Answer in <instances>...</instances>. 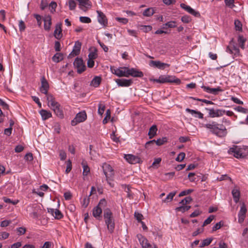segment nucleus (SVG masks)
<instances>
[{
	"instance_id": "nucleus-1",
	"label": "nucleus",
	"mask_w": 248,
	"mask_h": 248,
	"mask_svg": "<svg viewBox=\"0 0 248 248\" xmlns=\"http://www.w3.org/2000/svg\"><path fill=\"white\" fill-rule=\"evenodd\" d=\"M204 126L210 129L211 132L218 137L223 138L227 134V130L222 124H219L215 121H212L205 124Z\"/></svg>"
},
{
	"instance_id": "nucleus-2",
	"label": "nucleus",
	"mask_w": 248,
	"mask_h": 248,
	"mask_svg": "<svg viewBox=\"0 0 248 248\" xmlns=\"http://www.w3.org/2000/svg\"><path fill=\"white\" fill-rule=\"evenodd\" d=\"M103 217L108 231L112 233L115 228L114 219L112 213L109 208H106L104 210Z\"/></svg>"
},
{
	"instance_id": "nucleus-3",
	"label": "nucleus",
	"mask_w": 248,
	"mask_h": 248,
	"mask_svg": "<svg viewBox=\"0 0 248 248\" xmlns=\"http://www.w3.org/2000/svg\"><path fill=\"white\" fill-rule=\"evenodd\" d=\"M230 154H233V156L237 158H244L248 156V146L240 147L234 146L230 148L228 151Z\"/></svg>"
},
{
	"instance_id": "nucleus-4",
	"label": "nucleus",
	"mask_w": 248,
	"mask_h": 248,
	"mask_svg": "<svg viewBox=\"0 0 248 248\" xmlns=\"http://www.w3.org/2000/svg\"><path fill=\"white\" fill-rule=\"evenodd\" d=\"M154 82H156L160 83H175L177 84H179L181 83V80L179 78H176L175 77L169 75L160 76L158 79H150Z\"/></svg>"
},
{
	"instance_id": "nucleus-5",
	"label": "nucleus",
	"mask_w": 248,
	"mask_h": 248,
	"mask_svg": "<svg viewBox=\"0 0 248 248\" xmlns=\"http://www.w3.org/2000/svg\"><path fill=\"white\" fill-rule=\"evenodd\" d=\"M107 205V202L105 199L100 200L98 205L93 210V215L95 218L101 217L102 210H105Z\"/></svg>"
},
{
	"instance_id": "nucleus-6",
	"label": "nucleus",
	"mask_w": 248,
	"mask_h": 248,
	"mask_svg": "<svg viewBox=\"0 0 248 248\" xmlns=\"http://www.w3.org/2000/svg\"><path fill=\"white\" fill-rule=\"evenodd\" d=\"M102 168L104 173L106 177V180L108 181V180L112 178L114 175V170L109 164L106 163L103 164Z\"/></svg>"
},
{
	"instance_id": "nucleus-7",
	"label": "nucleus",
	"mask_w": 248,
	"mask_h": 248,
	"mask_svg": "<svg viewBox=\"0 0 248 248\" xmlns=\"http://www.w3.org/2000/svg\"><path fill=\"white\" fill-rule=\"evenodd\" d=\"M87 119V115L85 111H82L77 114L75 118L71 121L72 126L76 125L78 123L85 121Z\"/></svg>"
},
{
	"instance_id": "nucleus-8",
	"label": "nucleus",
	"mask_w": 248,
	"mask_h": 248,
	"mask_svg": "<svg viewBox=\"0 0 248 248\" xmlns=\"http://www.w3.org/2000/svg\"><path fill=\"white\" fill-rule=\"evenodd\" d=\"M74 65L79 74L82 73L86 69V66L81 58H77L74 62Z\"/></svg>"
},
{
	"instance_id": "nucleus-9",
	"label": "nucleus",
	"mask_w": 248,
	"mask_h": 248,
	"mask_svg": "<svg viewBox=\"0 0 248 248\" xmlns=\"http://www.w3.org/2000/svg\"><path fill=\"white\" fill-rule=\"evenodd\" d=\"M49 107L54 111L55 114L60 118L62 119L63 118L64 115L62 108L61 105L58 102L50 105Z\"/></svg>"
},
{
	"instance_id": "nucleus-10",
	"label": "nucleus",
	"mask_w": 248,
	"mask_h": 248,
	"mask_svg": "<svg viewBox=\"0 0 248 248\" xmlns=\"http://www.w3.org/2000/svg\"><path fill=\"white\" fill-rule=\"evenodd\" d=\"M79 3V8L84 12L87 11L92 6L90 0H77Z\"/></svg>"
},
{
	"instance_id": "nucleus-11",
	"label": "nucleus",
	"mask_w": 248,
	"mask_h": 248,
	"mask_svg": "<svg viewBox=\"0 0 248 248\" xmlns=\"http://www.w3.org/2000/svg\"><path fill=\"white\" fill-rule=\"evenodd\" d=\"M81 46V43L78 41H76L72 52L69 54L68 57L69 58H72L74 56L78 55L80 53Z\"/></svg>"
},
{
	"instance_id": "nucleus-12",
	"label": "nucleus",
	"mask_w": 248,
	"mask_h": 248,
	"mask_svg": "<svg viewBox=\"0 0 248 248\" xmlns=\"http://www.w3.org/2000/svg\"><path fill=\"white\" fill-rule=\"evenodd\" d=\"M209 111V115L212 118L218 117L223 116L226 112V110L224 109H208Z\"/></svg>"
},
{
	"instance_id": "nucleus-13",
	"label": "nucleus",
	"mask_w": 248,
	"mask_h": 248,
	"mask_svg": "<svg viewBox=\"0 0 248 248\" xmlns=\"http://www.w3.org/2000/svg\"><path fill=\"white\" fill-rule=\"evenodd\" d=\"M149 65L151 66L160 69H164L166 67L170 66L169 64L162 62L159 61H151L150 62Z\"/></svg>"
},
{
	"instance_id": "nucleus-14",
	"label": "nucleus",
	"mask_w": 248,
	"mask_h": 248,
	"mask_svg": "<svg viewBox=\"0 0 248 248\" xmlns=\"http://www.w3.org/2000/svg\"><path fill=\"white\" fill-rule=\"evenodd\" d=\"M98 14L97 19L98 22L104 27H106L108 24V20L105 14L100 11H96Z\"/></svg>"
},
{
	"instance_id": "nucleus-15",
	"label": "nucleus",
	"mask_w": 248,
	"mask_h": 248,
	"mask_svg": "<svg viewBox=\"0 0 248 248\" xmlns=\"http://www.w3.org/2000/svg\"><path fill=\"white\" fill-rule=\"evenodd\" d=\"M41 81V86L40 90V92L45 94H47L49 87L48 83L45 78V77H42Z\"/></svg>"
},
{
	"instance_id": "nucleus-16",
	"label": "nucleus",
	"mask_w": 248,
	"mask_h": 248,
	"mask_svg": "<svg viewBox=\"0 0 248 248\" xmlns=\"http://www.w3.org/2000/svg\"><path fill=\"white\" fill-rule=\"evenodd\" d=\"M115 82L120 87H129L133 83L132 79H116Z\"/></svg>"
},
{
	"instance_id": "nucleus-17",
	"label": "nucleus",
	"mask_w": 248,
	"mask_h": 248,
	"mask_svg": "<svg viewBox=\"0 0 248 248\" xmlns=\"http://www.w3.org/2000/svg\"><path fill=\"white\" fill-rule=\"evenodd\" d=\"M247 208L244 203L242 204L240 210L238 213V222L240 223L243 222L246 217V214L247 213Z\"/></svg>"
},
{
	"instance_id": "nucleus-18",
	"label": "nucleus",
	"mask_w": 248,
	"mask_h": 248,
	"mask_svg": "<svg viewBox=\"0 0 248 248\" xmlns=\"http://www.w3.org/2000/svg\"><path fill=\"white\" fill-rule=\"evenodd\" d=\"M180 6L182 8L185 9L188 13L194 16L195 17L200 16L201 15L200 13L198 11H196L193 9L191 8L189 6L186 5L184 3H181Z\"/></svg>"
},
{
	"instance_id": "nucleus-19",
	"label": "nucleus",
	"mask_w": 248,
	"mask_h": 248,
	"mask_svg": "<svg viewBox=\"0 0 248 248\" xmlns=\"http://www.w3.org/2000/svg\"><path fill=\"white\" fill-rule=\"evenodd\" d=\"M124 158L129 163L131 164H136L140 163V158L137 156L131 154L125 155Z\"/></svg>"
},
{
	"instance_id": "nucleus-20",
	"label": "nucleus",
	"mask_w": 248,
	"mask_h": 248,
	"mask_svg": "<svg viewBox=\"0 0 248 248\" xmlns=\"http://www.w3.org/2000/svg\"><path fill=\"white\" fill-rule=\"evenodd\" d=\"M138 237L142 248H152L151 245L148 242V240L141 235H138Z\"/></svg>"
},
{
	"instance_id": "nucleus-21",
	"label": "nucleus",
	"mask_w": 248,
	"mask_h": 248,
	"mask_svg": "<svg viewBox=\"0 0 248 248\" xmlns=\"http://www.w3.org/2000/svg\"><path fill=\"white\" fill-rule=\"evenodd\" d=\"M202 88L203 89L204 91L206 92L207 93H212L215 95L218 94V92L222 91V90L219 87H218L216 88H211L209 87L202 86Z\"/></svg>"
},
{
	"instance_id": "nucleus-22",
	"label": "nucleus",
	"mask_w": 248,
	"mask_h": 248,
	"mask_svg": "<svg viewBox=\"0 0 248 248\" xmlns=\"http://www.w3.org/2000/svg\"><path fill=\"white\" fill-rule=\"evenodd\" d=\"M54 36L57 39H60L62 37V34L61 23H58L56 25Z\"/></svg>"
},
{
	"instance_id": "nucleus-23",
	"label": "nucleus",
	"mask_w": 248,
	"mask_h": 248,
	"mask_svg": "<svg viewBox=\"0 0 248 248\" xmlns=\"http://www.w3.org/2000/svg\"><path fill=\"white\" fill-rule=\"evenodd\" d=\"M44 29L46 31H49L51 25V18L50 16H45L44 18Z\"/></svg>"
},
{
	"instance_id": "nucleus-24",
	"label": "nucleus",
	"mask_w": 248,
	"mask_h": 248,
	"mask_svg": "<svg viewBox=\"0 0 248 248\" xmlns=\"http://www.w3.org/2000/svg\"><path fill=\"white\" fill-rule=\"evenodd\" d=\"M232 194L234 202L237 203L240 200V192L237 186H235L232 190Z\"/></svg>"
},
{
	"instance_id": "nucleus-25",
	"label": "nucleus",
	"mask_w": 248,
	"mask_h": 248,
	"mask_svg": "<svg viewBox=\"0 0 248 248\" xmlns=\"http://www.w3.org/2000/svg\"><path fill=\"white\" fill-rule=\"evenodd\" d=\"M186 111L187 112L191 113L192 115H194V117L196 118H199L200 119H203V114L200 111H196L193 109H191L188 108H186Z\"/></svg>"
},
{
	"instance_id": "nucleus-26",
	"label": "nucleus",
	"mask_w": 248,
	"mask_h": 248,
	"mask_svg": "<svg viewBox=\"0 0 248 248\" xmlns=\"http://www.w3.org/2000/svg\"><path fill=\"white\" fill-rule=\"evenodd\" d=\"M39 113L42 116L43 120H46L52 117L51 113L45 109H41Z\"/></svg>"
},
{
	"instance_id": "nucleus-27",
	"label": "nucleus",
	"mask_w": 248,
	"mask_h": 248,
	"mask_svg": "<svg viewBox=\"0 0 248 248\" xmlns=\"http://www.w3.org/2000/svg\"><path fill=\"white\" fill-rule=\"evenodd\" d=\"M131 76L135 78H141L143 76V73L135 68H131Z\"/></svg>"
},
{
	"instance_id": "nucleus-28",
	"label": "nucleus",
	"mask_w": 248,
	"mask_h": 248,
	"mask_svg": "<svg viewBox=\"0 0 248 248\" xmlns=\"http://www.w3.org/2000/svg\"><path fill=\"white\" fill-rule=\"evenodd\" d=\"M157 131V128L156 125H153L149 129L148 136L150 139H152L156 135Z\"/></svg>"
},
{
	"instance_id": "nucleus-29",
	"label": "nucleus",
	"mask_w": 248,
	"mask_h": 248,
	"mask_svg": "<svg viewBox=\"0 0 248 248\" xmlns=\"http://www.w3.org/2000/svg\"><path fill=\"white\" fill-rule=\"evenodd\" d=\"M101 82V78L100 77H95L91 81L90 85L94 87H97L99 86Z\"/></svg>"
},
{
	"instance_id": "nucleus-30",
	"label": "nucleus",
	"mask_w": 248,
	"mask_h": 248,
	"mask_svg": "<svg viewBox=\"0 0 248 248\" xmlns=\"http://www.w3.org/2000/svg\"><path fill=\"white\" fill-rule=\"evenodd\" d=\"M226 51L231 54L233 55V58H236L240 56V51L239 49H235V50H232L231 48V46H228L227 47Z\"/></svg>"
},
{
	"instance_id": "nucleus-31",
	"label": "nucleus",
	"mask_w": 248,
	"mask_h": 248,
	"mask_svg": "<svg viewBox=\"0 0 248 248\" xmlns=\"http://www.w3.org/2000/svg\"><path fill=\"white\" fill-rule=\"evenodd\" d=\"M82 165L83 168V176H87L90 172V169L87 164V163L84 161L82 162Z\"/></svg>"
},
{
	"instance_id": "nucleus-32",
	"label": "nucleus",
	"mask_w": 248,
	"mask_h": 248,
	"mask_svg": "<svg viewBox=\"0 0 248 248\" xmlns=\"http://www.w3.org/2000/svg\"><path fill=\"white\" fill-rule=\"evenodd\" d=\"M46 99L48 101V107L50 105L53 104L54 103L57 102L56 101L53 95L51 94L47 93V94H46Z\"/></svg>"
},
{
	"instance_id": "nucleus-33",
	"label": "nucleus",
	"mask_w": 248,
	"mask_h": 248,
	"mask_svg": "<svg viewBox=\"0 0 248 248\" xmlns=\"http://www.w3.org/2000/svg\"><path fill=\"white\" fill-rule=\"evenodd\" d=\"M52 59L53 62H58L63 59V55L61 53H57L52 57Z\"/></svg>"
},
{
	"instance_id": "nucleus-34",
	"label": "nucleus",
	"mask_w": 248,
	"mask_h": 248,
	"mask_svg": "<svg viewBox=\"0 0 248 248\" xmlns=\"http://www.w3.org/2000/svg\"><path fill=\"white\" fill-rule=\"evenodd\" d=\"M176 27V25L175 24V22L174 21H171L168 22H167L166 23L163 25V27H162V29H167V28H173Z\"/></svg>"
},
{
	"instance_id": "nucleus-35",
	"label": "nucleus",
	"mask_w": 248,
	"mask_h": 248,
	"mask_svg": "<svg viewBox=\"0 0 248 248\" xmlns=\"http://www.w3.org/2000/svg\"><path fill=\"white\" fill-rule=\"evenodd\" d=\"M246 41V39L242 35H239L238 37V42L240 47L244 49L245 48L244 44Z\"/></svg>"
},
{
	"instance_id": "nucleus-36",
	"label": "nucleus",
	"mask_w": 248,
	"mask_h": 248,
	"mask_svg": "<svg viewBox=\"0 0 248 248\" xmlns=\"http://www.w3.org/2000/svg\"><path fill=\"white\" fill-rule=\"evenodd\" d=\"M213 239L212 238H208L204 239L202 243L201 244L200 247L203 248L205 246L209 245L212 242Z\"/></svg>"
},
{
	"instance_id": "nucleus-37",
	"label": "nucleus",
	"mask_w": 248,
	"mask_h": 248,
	"mask_svg": "<svg viewBox=\"0 0 248 248\" xmlns=\"http://www.w3.org/2000/svg\"><path fill=\"white\" fill-rule=\"evenodd\" d=\"M154 13V10L151 8H149L144 10L143 12V15L145 16H151Z\"/></svg>"
},
{
	"instance_id": "nucleus-38",
	"label": "nucleus",
	"mask_w": 248,
	"mask_h": 248,
	"mask_svg": "<svg viewBox=\"0 0 248 248\" xmlns=\"http://www.w3.org/2000/svg\"><path fill=\"white\" fill-rule=\"evenodd\" d=\"M234 25L236 31H242V24L239 20L236 19L234 20Z\"/></svg>"
},
{
	"instance_id": "nucleus-39",
	"label": "nucleus",
	"mask_w": 248,
	"mask_h": 248,
	"mask_svg": "<svg viewBox=\"0 0 248 248\" xmlns=\"http://www.w3.org/2000/svg\"><path fill=\"white\" fill-rule=\"evenodd\" d=\"M192 200V199L190 196H188L182 200L180 202L183 205H185L186 204L189 203Z\"/></svg>"
},
{
	"instance_id": "nucleus-40",
	"label": "nucleus",
	"mask_w": 248,
	"mask_h": 248,
	"mask_svg": "<svg viewBox=\"0 0 248 248\" xmlns=\"http://www.w3.org/2000/svg\"><path fill=\"white\" fill-rule=\"evenodd\" d=\"M175 194H176L175 192L170 193L167 195V196L166 197L165 199L164 200H163V201L165 202H169L171 201L172 200L173 197L175 195Z\"/></svg>"
},
{
	"instance_id": "nucleus-41",
	"label": "nucleus",
	"mask_w": 248,
	"mask_h": 248,
	"mask_svg": "<svg viewBox=\"0 0 248 248\" xmlns=\"http://www.w3.org/2000/svg\"><path fill=\"white\" fill-rule=\"evenodd\" d=\"M76 1H77V0H69L68 5L70 10H73L75 9L76 7Z\"/></svg>"
},
{
	"instance_id": "nucleus-42",
	"label": "nucleus",
	"mask_w": 248,
	"mask_h": 248,
	"mask_svg": "<svg viewBox=\"0 0 248 248\" xmlns=\"http://www.w3.org/2000/svg\"><path fill=\"white\" fill-rule=\"evenodd\" d=\"M53 216L55 218L59 219L62 218L63 215L60 210L56 209Z\"/></svg>"
},
{
	"instance_id": "nucleus-43",
	"label": "nucleus",
	"mask_w": 248,
	"mask_h": 248,
	"mask_svg": "<svg viewBox=\"0 0 248 248\" xmlns=\"http://www.w3.org/2000/svg\"><path fill=\"white\" fill-rule=\"evenodd\" d=\"M214 218V216L210 215L206 219H205L203 223L202 227H204L209 224H210L211 221Z\"/></svg>"
},
{
	"instance_id": "nucleus-44",
	"label": "nucleus",
	"mask_w": 248,
	"mask_h": 248,
	"mask_svg": "<svg viewBox=\"0 0 248 248\" xmlns=\"http://www.w3.org/2000/svg\"><path fill=\"white\" fill-rule=\"evenodd\" d=\"M124 75L123 77H129L131 76V68H129L127 67H123Z\"/></svg>"
},
{
	"instance_id": "nucleus-45",
	"label": "nucleus",
	"mask_w": 248,
	"mask_h": 248,
	"mask_svg": "<svg viewBox=\"0 0 248 248\" xmlns=\"http://www.w3.org/2000/svg\"><path fill=\"white\" fill-rule=\"evenodd\" d=\"M105 105L100 103L98 105V113L100 115H102L105 111Z\"/></svg>"
},
{
	"instance_id": "nucleus-46",
	"label": "nucleus",
	"mask_w": 248,
	"mask_h": 248,
	"mask_svg": "<svg viewBox=\"0 0 248 248\" xmlns=\"http://www.w3.org/2000/svg\"><path fill=\"white\" fill-rule=\"evenodd\" d=\"M79 20L81 22L85 23H89L91 22V19L86 16H81L79 17Z\"/></svg>"
},
{
	"instance_id": "nucleus-47",
	"label": "nucleus",
	"mask_w": 248,
	"mask_h": 248,
	"mask_svg": "<svg viewBox=\"0 0 248 248\" xmlns=\"http://www.w3.org/2000/svg\"><path fill=\"white\" fill-rule=\"evenodd\" d=\"M72 170V162L70 160L66 161V169L65 170L66 173H68Z\"/></svg>"
},
{
	"instance_id": "nucleus-48",
	"label": "nucleus",
	"mask_w": 248,
	"mask_h": 248,
	"mask_svg": "<svg viewBox=\"0 0 248 248\" xmlns=\"http://www.w3.org/2000/svg\"><path fill=\"white\" fill-rule=\"evenodd\" d=\"M3 200L5 202L12 203L13 205H16V204H17L18 202V200L13 201H12L10 199L8 198L7 197H5L3 198Z\"/></svg>"
},
{
	"instance_id": "nucleus-49",
	"label": "nucleus",
	"mask_w": 248,
	"mask_h": 248,
	"mask_svg": "<svg viewBox=\"0 0 248 248\" xmlns=\"http://www.w3.org/2000/svg\"><path fill=\"white\" fill-rule=\"evenodd\" d=\"M191 20V17L189 16H184L181 17V21L185 23H188Z\"/></svg>"
},
{
	"instance_id": "nucleus-50",
	"label": "nucleus",
	"mask_w": 248,
	"mask_h": 248,
	"mask_svg": "<svg viewBox=\"0 0 248 248\" xmlns=\"http://www.w3.org/2000/svg\"><path fill=\"white\" fill-rule=\"evenodd\" d=\"M167 141L166 138H163L162 139H159L155 140V143L157 145L160 146L163 144Z\"/></svg>"
},
{
	"instance_id": "nucleus-51",
	"label": "nucleus",
	"mask_w": 248,
	"mask_h": 248,
	"mask_svg": "<svg viewBox=\"0 0 248 248\" xmlns=\"http://www.w3.org/2000/svg\"><path fill=\"white\" fill-rule=\"evenodd\" d=\"M53 129L55 132L59 134L61 131V126L58 123H55L53 126Z\"/></svg>"
},
{
	"instance_id": "nucleus-52",
	"label": "nucleus",
	"mask_w": 248,
	"mask_h": 248,
	"mask_svg": "<svg viewBox=\"0 0 248 248\" xmlns=\"http://www.w3.org/2000/svg\"><path fill=\"white\" fill-rule=\"evenodd\" d=\"M234 0H225V3L227 6L232 8L234 6Z\"/></svg>"
},
{
	"instance_id": "nucleus-53",
	"label": "nucleus",
	"mask_w": 248,
	"mask_h": 248,
	"mask_svg": "<svg viewBox=\"0 0 248 248\" xmlns=\"http://www.w3.org/2000/svg\"><path fill=\"white\" fill-rule=\"evenodd\" d=\"M57 5L55 2L52 1L49 5V7L51 13H53L55 11V9Z\"/></svg>"
},
{
	"instance_id": "nucleus-54",
	"label": "nucleus",
	"mask_w": 248,
	"mask_h": 248,
	"mask_svg": "<svg viewBox=\"0 0 248 248\" xmlns=\"http://www.w3.org/2000/svg\"><path fill=\"white\" fill-rule=\"evenodd\" d=\"M185 157V154L184 152H181L178 155L175 160L178 162H181L183 160Z\"/></svg>"
},
{
	"instance_id": "nucleus-55",
	"label": "nucleus",
	"mask_w": 248,
	"mask_h": 248,
	"mask_svg": "<svg viewBox=\"0 0 248 248\" xmlns=\"http://www.w3.org/2000/svg\"><path fill=\"white\" fill-rule=\"evenodd\" d=\"M97 57L96 50L95 49L93 51L90 52L88 55V58L90 59H95Z\"/></svg>"
},
{
	"instance_id": "nucleus-56",
	"label": "nucleus",
	"mask_w": 248,
	"mask_h": 248,
	"mask_svg": "<svg viewBox=\"0 0 248 248\" xmlns=\"http://www.w3.org/2000/svg\"><path fill=\"white\" fill-rule=\"evenodd\" d=\"M234 110L236 111H237L240 112H242L243 113H247V109L244 108H243L241 106H237L236 108H234Z\"/></svg>"
},
{
	"instance_id": "nucleus-57",
	"label": "nucleus",
	"mask_w": 248,
	"mask_h": 248,
	"mask_svg": "<svg viewBox=\"0 0 248 248\" xmlns=\"http://www.w3.org/2000/svg\"><path fill=\"white\" fill-rule=\"evenodd\" d=\"M161 161V158H155V159L154 161L153 162V163H152V166L153 167H155V168H157L158 167V165L160 164Z\"/></svg>"
},
{
	"instance_id": "nucleus-58",
	"label": "nucleus",
	"mask_w": 248,
	"mask_h": 248,
	"mask_svg": "<svg viewBox=\"0 0 248 248\" xmlns=\"http://www.w3.org/2000/svg\"><path fill=\"white\" fill-rule=\"evenodd\" d=\"M193 191V190L191 189H187L186 190H184L180 193L179 196L182 197L183 196L187 195L190 194V193H191Z\"/></svg>"
},
{
	"instance_id": "nucleus-59",
	"label": "nucleus",
	"mask_w": 248,
	"mask_h": 248,
	"mask_svg": "<svg viewBox=\"0 0 248 248\" xmlns=\"http://www.w3.org/2000/svg\"><path fill=\"white\" fill-rule=\"evenodd\" d=\"M134 216L136 219L140 222L142 221V219L143 218V216L141 214L139 213L138 212H135Z\"/></svg>"
},
{
	"instance_id": "nucleus-60",
	"label": "nucleus",
	"mask_w": 248,
	"mask_h": 248,
	"mask_svg": "<svg viewBox=\"0 0 248 248\" xmlns=\"http://www.w3.org/2000/svg\"><path fill=\"white\" fill-rule=\"evenodd\" d=\"M222 225L223 223L222 221H220L216 223V225L213 227L212 231L214 232L217 231V230L219 229Z\"/></svg>"
},
{
	"instance_id": "nucleus-61",
	"label": "nucleus",
	"mask_w": 248,
	"mask_h": 248,
	"mask_svg": "<svg viewBox=\"0 0 248 248\" xmlns=\"http://www.w3.org/2000/svg\"><path fill=\"white\" fill-rule=\"evenodd\" d=\"M26 229L24 227H19L17 228V232L18 235L24 234L26 232Z\"/></svg>"
},
{
	"instance_id": "nucleus-62",
	"label": "nucleus",
	"mask_w": 248,
	"mask_h": 248,
	"mask_svg": "<svg viewBox=\"0 0 248 248\" xmlns=\"http://www.w3.org/2000/svg\"><path fill=\"white\" fill-rule=\"evenodd\" d=\"M124 75L123 67L118 68L117 76L119 77H123Z\"/></svg>"
},
{
	"instance_id": "nucleus-63",
	"label": "nucleus",
	"mask_w": 248,
	"mask_h": 248,
	"mask_svg": "<svg viewBox=\"0 0 248 248\" xmlns=\"http://www.w3.org/2000/svg\"><path fill=\"white\" fill-rule=\"evenodd\" d=\"M26 28L24 22L22 20H20L19 22V29L20 31H23Z\"/></svg>"
},
{
	"instance_id": "nucleus-64",
	"label": "nucleus",
	"mask_w": 248,
	"mask_h": 248,
	"mask_svg": "<svg viewBox=\"0 0 248 248\" xmlns=\"http://www.w3.org/2000/svg\"><path fill=\"white\" fill-rule=\"evenodd\" d=\"M53 246L52 243L49 241L46 242L43 246L41 247V248H50Z\"/></svg>"
}]
</instances>
